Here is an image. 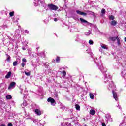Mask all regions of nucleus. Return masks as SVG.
Returning a JSON list of instances; mask_svg holds the SVG:
<instances>
[{"instance_id": "obj_33", "label": "nucleus", "mask_w": 126, "mask_h": 126, "mask_svg": "<svg viewBox=\"0 0 126 126\" xmlns=\"http://www.w3.org/2000/svg\"><path fill=\"white\" fill-rule=\"evenodd\" d=\"M0 126H5V125H4V124H1Z\"/></svg>"}, {"instance_id": "obj_22", "label": "nucleus", "mask_w": 126, "mask_h": 126, "mask_svg": "<svg viewBox=\"0 0 126 126\" xmlns=\"http://www.w3.org/2000/svg\"><path fill=\"white\" fill-rule=\"evenodd\" d=\"M101 13L102 14H105V13H106V10L105 9H102Z\"/></svg>"}, {"instance_id": "obj_8", "label": "nucleus", "mask_w": 126, "mask_h": 126, "mask_svg": "<svg viewBox=\"0 0 126 126\" xmlns=\"http://www.w3.org/2000/svg\"><path fill=\"white\" fill-rule=\"evenodd\" d=\"M111 25H112L113 26H116L117 25V21L116 20H112L111 22L110 23Z\"/></svg>"}, {"instance_id": "obj_4", "label": "nucleus", "mask_w": 126, "mask_h": 126, "mask_svg": "<svg viewBox=\"0 0 126 126\" xmlns=\"http://www.w3.org/2000/svg\"><path fill=\"white\" fill-rule=\"evenodd\" d=\"M15 84H16V83H15V82H12L10 83V84H9L8 89H11V88H12V87H13V86H15Z\"/></svg>"}, {"instance_id": "obj_31", "label": "nucleus", "mask_w": 126, "mask_h": 126, "mask_svg": "<svg viewBox=\"0 0 126 126\" xmlns=\"http://www.w3.org/2000/svg\"><path fill=\"white\" fill-rule=\"evenodd\" d=\"M102 126H106V123H103L102 124Z\"/></svg>"}, {"instance_id": "obj_30", "label": "nucleus", "mask_w": 126, "mask_h": 126, "mask_svg": "<svg viewBox=\"0 0 126 126\" xmlns=\"http://www.w3.org/2000/svg\"><path fill=\"white\" fill-rule=\"evenodd\" d=\"M8 126H13V125L11 123L8 124Z\"/></svg>"}, {"instance_id": "obj_35", "label": "nucleus", "mask_w": 126, "mask_h": 126, "mask_svg": "<svg viewBox=\"0 0 126 126\" xmlns=\"http://www.w3.org/2000/svg\"><path fill=\"white\" fill-rule=\"evenodd\" d=\"M23 50L24 51H25V48H23Z\"/></svg>"}, {"instance_id": "obj_1", "label": "nucleus", "mask_w": 126, "mask_h": 126, "mask_svg": "<svg viewBox=\"0 0 126 126\" xmlns=\"http://www.w3.org/2000/svg\"><path fill=\"white\" fill-rule=\"evenodd\" d=\"M48 6L51 10L56 11L59 9V7H58V6H56L55 5L53 4H49L48 5Z\"/></svg>"}, {"instance_id": "obj_32", "label": "nucleus", "mask_w": 126, "mask_h": 126, "mask_svg": "<svg viewBox=\"0 0 126 126\" xmlns=\"http://www.w3.org/2000/svg\"><path fill=\"white\" fill-rule=\"evenodd\" d=\"M54 21L55 22L58 21V19L57 18H54Z\"/></svg>"}, {"instance_id": "obj_17", "label": "nucleus", "mask_w": 126, "mask_h": 126, "mask_svg": "<svg viewBox=\"0 0 126 126\" xmlns=\"http://www.w3.org/2000/svg\"><path fill=\"white\" fill-rule=\"evenodd\" d=\"M109 17L110 20H114V19H115V17L113 15H110L109 16Z\"/></svg>"}, {"instance_id": "obj_6", "label": "nucleus", "mask_w": 126, "mask_h": 126, "mask_svg": "<svg viewBox=\"0 0 126 126\" xmlns=\"http://www.w3.org/2000/svg\"><path fill=\"white\" fill-rule=\"evenodd\" d=\"M34 112L37 116H41V115H42V112H41V110L39 109H36L34 110Z\"/></svg>"}, {"instance_id": "obj_14", "label": "nucleus", "mask_w": 126, "mask_h": 126, "mask_svg": "<svg viewBox=\"0 0 126 126\" xmlns=\"http://www.w3.org/2000/svg\"><path fill=\"white\" fill-rule=\"evenodd\" d=\"M75 108L76 110H78V111H79V110H80V106H79V104H76Z\"/></svg>"}, {"instance_id": "obj_23", "label": "nucleus", "mask_w": 126, "mask_h": 126, "mask_svg": "<svg viewBox=\"0 0 126 126\" xmlns=\"http://www.w3.org/2000/svg\"><path fill=\"white\" fill-rule=\"evenodd\" d=\"M13 65L14 66H16L17 65V61H15L13 63Z\"/></svg>"}, {"instance_id": "obj_28", "label": "nucleus", "mask_w": 126, "mask_h": 126, "mask_svg": "<svg viewBox=\"0 0 126 126\" xmlns=\"http://www.w3.org/2000/svg\"><path fill=\"white\" fill-rule=\"evenodd\" d=\"M21 66H22V67H24V66H25V64L23 63H21Z\"/></svg>"}, {"instance_id": "obj_37", "label": "nucleus", "mask_w": 126, "mask_h": 126, "mask_svg": "<svg viewBox=\"0 0 126 126\" xmlns=\"http://www.w3.org/2000/svg\"><path fill=\"white\" fill-rule=\"evenodd\" d=\"M36 49H39V47H38V48H37Z\"/></svg>"}, {"instance_id": "obj_5", "label": "nucleus", "mask_w": 126, "mask_h": 126, "mask_svg": "<svg viewBox=\"0 0 126 126\" xmlns=\"http://www.w3.org/2000/svg\"><path fill=\"white\" fill-rule=\"evenodd\" d=\"M47 101L51 103V104H54L55 103L56 100H55V99H54L53 98H52V97H49L48 98Z\"/></svg>"}, {"instance_id": "obj_21", "label": "nucleus", "mask_w": 126, "mask_h": 126, "mask_svg": "<svg viewBox=\"0 0 126 126\" xmlns=\"http://www.w3.org/2000/svg\"><path fill=\"white\" fill-rule=\"evenodd\" d=\"M62 74L63 75V76H66V72L65 71H62Z\"/></svg>"}, {"instance_id": "obj_26", "label": "nucleus", "mask_w": 126, "mask_h": 126, "mask_svg": "<svg viewBox=\"0 0 126 126\" xmlns=\"http://www.w3.org/2000/svg\"><path fill=\"white\" fill-rule=\"evenodd\" d=\"M101 47L102 48V49H105V50L107 49V47L105 45L101 46Z\"/></svg>"}, {"instance_id": "obj_24", "label": "nucleus", "mask_w": 126, "mask_h": 126, "mask_svg": "<svg viewBox=\"0 0 126 126\" xmlns=\"http://www.w3.org/2000/svg\"><path fill=\"white\" fill-rule=\"evenodd\" d=\"M25 74H26V75H27V76H30L31 75L30 72H25Z\"/></svg>"}, {"instance_id": "obj_13", "label": "nucleus", "mask_w": 126, "mask_h": 126, "mask_svg": "<svg viewBox=\"0 0 126 126\" xmlns=\"http://www.w3.org/2000/svg\"><path fill=\"white\" fill-rule=\"evenodd\" d=\"M6 56L7 57L6 59L7 62H10V59H11V58L10 57V56L8 55V54H6Z\"/></svg>"}, {"instance_id": "obj_11", "label": "nucleus", "mask_w": 126, "mask_h": 126, "mask_svg": "<svg viewBox=\"0 0 126 126\" xmlns=\"http://www.w3.org/2000/svg\"><path fill=\"white\" fill-rule=\"evenodd\" d=\"M116 40L117 41V43L119 46L121 45V41L120 40V38H119L118 36H116Z\"/></svg>"}, {"instance_id": "obj_16", "label": "nucleus", "mask_w": 126, "mask_h": 126, "mask_svg": "<svg viewBox=\"0 0 126 126\" xmlns=\"http://www.w3.org/2000/svg\"><path fill=\"white\" fill-rule=\"evenodd\" d=\"M89 95L91 99H94V95H93V94L90 93Z\"/></svg>"}, {"instance_id": "obj_10", "label": "nucleus", "mask_w": 126, "mask_h": 126, "mask_svg": "<svg viewBox=\"0 0 126 126\" xmlns=\"http://www.w3.org/2000/svg\"><path fill=\"white\" fill-rule=\"evenodd\" d=\"M80 20L81 21V23H87V21L82 18H80Z\"/></svg>"}, {"instance_id": "obj_15", "label": "nucleus", "mask_w": 126, "mask_h": 126, "mask_svg": "<svg viewBox=\"0 0 126 126\" xmlns=\"http://www.w3.org/2000/svg\"><path fill=\"white\" fill-rule=\"evenodd\" d=\"M87 13H89V14H91L92 15H95V13L93 12L90 11H87Z\"/></svg>"}, {"instance_id": "obj_9", "label": "nucleus", "mask_w": 126, "mask_h": 126, "mask_svg": "<svg viewBox=\"0 0 126 126\" xmlns=\"http://www.w3.org/2000/svg\"><path fill=\"white\" fill-rule=\"evenodd\" d=\"M11 76V72L9 71L5 76V78L8 79Z\"/></svg>"}, {"instance_id": "obj_2", "label": "nucleus", "mask_w": 126, "mask_h": 126, "mask_svg": "<svg viewBox=\"0 0 126 126\" xmlns=\"http://www.w3.org/2000/svg\"><path fill=\"white\" fill-rule=\"evenodd\" d=\"M112 94H113L114 99H115V101H117L118 100V94H117V92L113 90Z\"/></svg>"}, {"instance_id": "obj_19", "label": "nucleus", "mask_w": 126, "mask_h": 126, "mask_svg": "<svg viewBox=\"0 0 126 126\" xmlns=\"http://www.w3.org/2000/svg\"><path fill=\"white\" fill-rule=\"evenodd\" d=\"M60 57L57 56L56 59V63H60Z\"/></svg>"}, {"instance_id": "obj_36", "label": "nucleus", "mask_w": 126, "mask_h": 126, "mask_svg": "<svg viewBox=\"0 0 126 126\" xmlns=\"http://www.w3.org/2000/svg\"><path fill=\"white\" fill-rule=\"evenodd\" d=\"M84 126H87V125L86 124H85V125H84Z\"/></svg>"}, {"instance_id": "obj_29", "label": "nucleus", "mask_w": 126, "mask_h": 126, "mask_svg": "<svg viewBox=\"0 0 126 126\" xmlns=\"http://www.w3.org/2000/svg\"><path fill=\"white\" fill-rule=\"evenodd\" d=\"M87 25H92V24L91 23H89L88 21L87 22Z\"/></svg>"}, {"instance_id": "obj_3", "label": "nucleus", "mask_w": 126, "mask_h": 126, "mask_svg": "<svg viewBox=\"0 0 126 126\" xmlns=\"http://www.w3.org/2000/svg\"><path fill=\"white\" fill-rule=\"evenodd\" d=\"M76 13L77 14H79V15H83L84 16H86V15H87V13L84 12H81L79 10H77Z\"/></svg>"}, {"instance_id": "obj_25", "label": "nucleus", "mask_w": 126, "mask_h": 126, "mask_svg": "<svg viewBox=\"0 0 126 126\" xmlns=\"http://www.w3.org/2000/svg\"><path fill=\"white\" fill-rule=\"evenodd\" d=\"M89 43L90 44V45H93V41L90 40L89 41Z\"/></svg>"}, {"instance_id": "obj_27", "label": "nucleus", "mask_w": 126, "mask_h": 126, "mask_svg": "<svg viewBox=\"0 0 126 126\" xmlns=\"http://www.w3.org/2000/svg\"><path fill=\"white\" fill-rule=\"evenodd\" d=\"M22 62H23V63H26L27 61H26V60L25 59V58H23V59H22Z\"/></svg>"}, {"instance_id": "obj_34", "label": "nucleus", "mask_w": 126, "mask_h": 126, "mask_svg": "<svg viewBox=\"0 0 126 126\" xmlns=\"http://www.w3.org/2000/svg\"><path fill=\"white\" fill-rule=\"evenodd\" d=\"M124 41H125V42H126V37H125V38H124Z\"/></svg>"}, {"instance_id": "obj_7", "label": "nucleus", "mask_w": 126, "mask_h": 126, "mask_svg": "<svg viewBox=\"0 0 126 126\" xmlns=\"http://www.w3.org/2000/svg\"><path fill=\"white\" fill-rule=\"evenodd\" d=\"M90 115H92V116H94V115L96 114V111L93 109H91L90 111Z\"/></svg>"}, {"instance_id": "obj_20", "label": "nucleus", "mask_w": 126, "mask_h": 126, "mask_svg": "<svg viewBox=\"0 0 126 126\" xmlns=\"http://www.w3.org/2000/svg\"><path fill=\"white\" fill-rule=\"evenodd\" d=\"M110 40H111V41H113V42H115L117 40V37H111Z\"/></svg>"}, {"instance_id": "obj_12", "label": "nucleus", "mask_w": 126, "mask_h": 126, "mask_svg": "<svg viewBox=\"0 0 126 126\" xmlns=\"http://www.w3.org/2000/svg\"><path fill=\"white\" fill-rule=\"evenodd\" d=\"M6 98L7 100H11V99H12V96L9 94H8L6 96Z\"/></svg>"}, {"instance_id": "obj_18", "label": "nucleus", "mask_w": 126, "mask_h": 126, "mask_svg": "<svg viewBox=\"0 0 126 126\" xmlns=\"http://www.w3.org/2000/svg\"><path fill=\"white\" fill-rule=\"evenodd\" d=\"M9 16L11 17H12V16H14V11L10 12L9 13Z\"/></svg>"}]
</instances>
